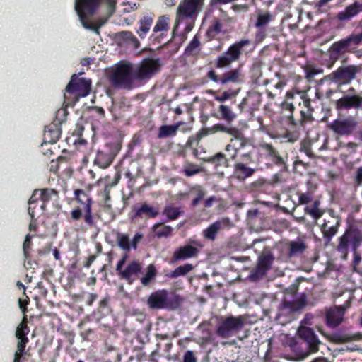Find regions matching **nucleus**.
Instances as JSON below:
<instances>
[{
	"label": "nucleus",
	"mask_w": 362,
	"mask_h": 362,
	"mask_svg": "<svg viewBox=\"0 0 362 362\" xmlns=\"http://www.w3.org/2000/svg\"><path fill=\"white\" fill-rule=\"evenodd\" d=\"M74 197L76 201L79 203L82 207L77 206L71 211V221L76 222L83 219V230L95 228L96 217L99 218L100 216L98 214H94L93 213L92 205L93 201L92 198L90 197L88 193L80 189L74 190Z\"/></svg>",
	"instance_id": "f257e3e1"
},
{
	"label": "nucleus",
	"mask_w": 362,
	"mask_h": 362,
	"mask_svg": "<svg viewBox=\"0 0 362 362\" xmlns=\"http://www.w3.org/2000/svg\"><path fill=\"white\" fill-rule=\"evenodd\" d=\"M204 0H181L176 11L175 28L185 23V33H189L194 28L199 13L202 10Z\"/></svg>",
	"instance_id": "f03ea898"
},
{
	"label": "nucleus",
	"mask_w": 362,
	"mask_h": 362,
	"mask_svg": "<svg viewBox=\"0 0 362 362\" xmlns=\"http://www.w3.org/2000/svg\"><path fill=\"white\" fill-rule=\"evenodd\" d=\"M182 301L183 299L180 295L170 294L167 290L160 289L149 295L146 304L151 310H175L180 308Z\"/></svg>",
	"instance_id": "7ed1b4c3"
},
{
	"label": "nucleus",
	"mask_w": 362,
	"mask_h": 362,
	"mask_svg": "<svg viewBox=\"0 0 362 362\" xmlns=\"http://www.w3.org/2000/svg\"><path fill=\"white\" fill-rule=\"evenodd\" d=\"M250 44V40L247 39L235 42L226 52L217 57L214 60V66L217 69L230 67L232 63L239 60L243 52L244 47Z\"/></svg>",
	"instance_id": "20e7f679"
},
{
	"label": "nucleus",
	"mask_w": 362,
	"mask_h": 362,
	"mask_svg": "<svg viewBox=\"0 0 362 362\" xmlns=\"http://www.w3.org/2000/svg\"><path fill=\"white\" fill-rule=\"evenodd\" d=\"M244 325L245 317L243 315L219 316L217 317L216 333L221 338H229L240 331Z\"/></svg>",
	"instance_id": "39448f33"
},
{
	"label": "nucleus",
	"mask_w": 362,
	"mask_h": 362,
	"mask_svg": "<svg viewBox=\"0 0 362 362\" xmlns=\"http://www.w3.org/2000/svg\"><path fill=\"white\" fill-rule=\"evenodd\" d=\"M127 258V255H124L117 262L116 272L120 279L125 281L128 284H132L143 274V264L138 260H132L123 268Z\"/></svg>",
	"instance_id": "423d86ee"
},
{
	"label": "nucleus",
	"mask_w": 362,
	"mask_h": 362,
	"mask_svg": "<svg viewBox=\"0 0 362 362\" xmlns=\"http://www.w3.org/2000/svg\"><path fill=\"white\" fill-rule=\"evenodd\" d=\"M110 81L115 88L131 90L135 79L132 67L128 64H119L110 75Z\"/></svg>",
	"instance_id": "0eeeda50"
},
{
	"label": "nucleus",
	"mask_w": 362,
	"mask_h": 362,
	"mask_svg": "<svg viewBox=\"0 0 362 362\" xmlns=\"http://www.w3.org/2000/svg\"><path fill=\"white\" fill-rule=\"evenodd\" d=\"M349 241H351V248L353 251L362 244V230L357 228H351L339 238L337 251L342 255V258L346 260L348 257Z\"/></svg>",
	"instance_id": "6e6552de"
},
{
	"label": "nucleus",
	"mask_w": 362,
	"mask_h": 362,
	"mask_svg": "<svg viewBox=\"0 0 362 362\" xmlns=\"http://www.w3.org/2000/svg\"><path fill=\"white\" fill-rule=\"evenodd\" d=\"M161 64L159 58H145L139 66L134 70L135 79L139 81H147L160 70Z\"/></svg>",
	"instance_id": "1a4fd4ad"
},
{
	"label": "nucleus",
	"mask_w": 362,
	"mask_h": 362,
	"mask_svg": "<svg viewBox=\"0 0 362 362\" xmlns=\"http://www.w3.org/2000/svg\"><path fill=\"white\" fill-rule=\"evenodd\" d=\"M91 90V80L85 78H79L76 74H74L66 87V92L73 94L77 100L79 98L87 96Z\"/></svg>",
	"instance_id": "9d476101"
},
{
	"label": "nucleus",
	"mask_w": 362,
	"mask_h": 362,
	"mask_svg": "<svg viewBox=\"0 0 362 362\" xmlns=\"http://www.w3.org/2000/svg\"><path fill=\"white\" fill-rule=\"evenodd\" d=\"M358 127V122L353 116L339 117L329 124V128L339 136L353 134Z\"/></svg>",
	"instance_id": "9b49d317"
},
{
	"label": "nucleus",
	"mask_w": 362,
	"mask_h": 362,
	"mask_svg": "<svg viewBox=\"0 0 362 362\" xmlns=\"http://www.w3.org/2000/svg\"><path fill=\"white\" fill-rule=\"evenodd\" d=\"M169 29L170 18L165 15L159 16L148 37L150 44L158 46L165 45L163 40L167 36Z\"/></svg>",
	"instance_id": "f8f14e48"
},
{
	"label": "nucleus",
	"mask_w": 362,
	"mask_h": 362,
	"mask_svg": "<svg viewBox=\"0 0 362 362\" xmlns=\"http://www.w3.org/2000/svg\"><path fill=\"white\" fill-rule=\"evenodd\" d=\"M354 88L349 89V92H354ZM335 107L338 112L354 109L362 112V95L361 94H345L335 102Z\"/></svg>",
	"instance_id": "ddd939ff"
},
{
	"label": "nucleus",
	"mask_w": 362,
	"mask_h": 362,
	"mask_svg": "<svg viewBox=\"0 0 362 362\" xmlns=\"http://www.w3.org/2000/svg\"><path fill=\"white\" fill-rule=\"evenodd\" d=\"M102 0H76L75 9L83 26L88 16H93L101 4Z\"/></svg>",
	"instance_id": "4468645a"
},
{
	"label": "nucleus",
	"mask_w": 362,
	"mask_h": 362,
	"mask_svg": "<svg viewBox=\"0 0 362 362\" xmlns=\"http://www.w3.org/2000/svg\"><path fill=\"white\" fill-rule=\"evenodd\" d=\"M361 69L360 66L356 65L341 66L333 71L329 77L331 80L335 83L347 84L356 78V74L358 73Z\"/></svg>",
	"instance_id": "2eb2a0df"
},
{
	"label": "nucleus",
	"mask_w": 362,
	"mask_h": 362,
	"mask_svg": "<svg viewBox=\"0 0 362 362\" xmlns=\"http://www.w3.org/2000/svg\"><path fill=\"white\" fill-rule=\"evenodd\" d=\"M59 192L54 189L44 188L40 189H35L31 197H30L28 204V206H32L33 204L38 202L39 200L42 202L40 209L42 211L46 210L47 203L53 198H57Z\"/></svg>",
	"instance_id": "dca6fc26"
},
{
	"label": "nucleus",
	"mask_w": 362,
	"mask_h": 362,
	"mask_svg": "<svg viewBox=\"0 0 362 362\" xmlns=\"http://www.w3.org/2000/svg\"><path fill=\"white\" fill-rule=\"evenodd\" d=\"M258 148L261 158L264 157L272 163L277 165H283L284 169L285 170H287V166L283 158L280 156L278 151L271 144L262 142L259 144Z\"/></svg>",
	"instance_id": "f3484780"
},
{
	"label": "nucleus",
	"mask_w": 362,
	"mask_h": 362,
	"mask_svg": "<svg viewBox=\"0 0 362 362\" xmlns=\"http://www.w3.org/2000/svg\"><path fill=\"white\" fill-rule=\"evenodd\" d=\"M231 136L233 138L230 139L229 144L226 145L225 150L228 153L232 152L229 153L230 159L234 160L238 157L239 151L247 146L249 142L239 129L238 134H231Z\"/></svg>",
	"instance_id": "a211bd4d"
},
{
	"label": "nucleus",
	"mask_w": 362,
	"mask_h": 362,
	"mask_svg": "<svg viewBox=\"0 0 362 362\" xmlns=\"http://www.w3.org/2000/svg\"><path fill=\"white\" fill-rule=\"evenodd\" d=\"M233 226V224L229 218L223 217L219 218L203 230V236L206 240L214 241L216 238L220 230L230 228Z\"/></svg>",
	"instance_id": "6ab92c4d"
},
{
	"label": "nucleus",
	"mask_w": 362,
	"mask_h": 362,
	"mask_svg": "<svg viewBox=\"0 0 362 362\" xmlns=\"http://www.w3.org/2000/svg\"><path fill=\"white\" fill-rule=\"evenodd\" d=\"M294 319V299L287 300L284 298L279 308L276 320L279 323L285 325Z\"/></svg>",
	"instance_id": "aec40b11"
},
{
	"label": "nucleus",
	"mask_w": 362,
	"mask_h": 362,
	"mask_svg": "<svg viewBox=\"0 0 362 362\" xmlns=\"http://www.w3.org/2000/svg\"><path fill=\"white\" fill-rule=\"evenodd\" d=\"M297 332L299 337L308 343V346L311 349V351L317 352L318 351V346L320 341L313 329L308 326L300 325Z\"/></svg>",
	"instance_id": "412c9836"
},
{
	"label": "nucleus",
	"mask_w": 362,
	"mask_h": 362,
	"mask_svg": "<svg viewBox=\"0 0 362 362\" xmlns=\"http://www.w3.org/2000/svg\"><path fill=\"white\" fill-rule=\"evenodd\" d=\"M133 218L141 219L155 218L159 215V209L151 206L146 202L142 203L140 206L134 207Z\"/></svg>",
	"instance_id": "4be33fe9"
},
{
	"label": "nucleus",
	"mask_w": 362,
	"mask_h": 362,
	"mask_svg": "<svg viewBox=\"0 0 362 362\" xmlns=\"http://www.w3.org/2000/svg\"><path fill=\"white\" fill-rule=\"evenodd\" d=\"M153 21L154 14L153 13H146L142 16L137 21L138 27L135 31L141 40L145 39L150 33Z\"/></svg>",
	"instance_id": "5701e85b"
},
{
	"label": "nucleus",
	"mask_w": 362,
	"mask_h": 362,
	"mask_svg": "<svg viewBox=\"0 0 362 362\" xmlns=\"http://www.w3.org/2000/svg\"><path fill=\"white\" fill-rule=\"evenodd\" d=\"M110 180V176L106 175L104 178L100 179L98 182V185L104 186V189L100 192V195L103 198L105 203H107L110 200V191L118 184L120 180V175L117 173L115 175L114 180L111 181Z\"/></svg>",
	"instance_id": "b1692460"
},
{
	"label": "nucleus",
	"mask_w": 362,
	"mask_h": 362,
	"mask_svg": "<svg viewBox=\"0 0 362 362\" xmlns=\"http://www.w3.org/2000/svg\"><path fill=\"white\" fill-rule=\"evenodd\" d=\"M340 220L337 216H330L324 219V223L321 226V230L325 238L330 240L335 235L338 230Z\"/></svg>",
	"instance_id": "393cba45"
},
{
	"label": "nucleus",
	"mask_w": 362,
	"mask_h": 362,
	"mask_svg": "<svg viewBox=\"0 0 362 362\" xmlns=\"http://www.w3.org/2000/svg\"><path fill=\"white\" fill-rule=\"evenodd\" d=\"M344 310L341 307H333L326 313V323L328 327H336L339 325L344 318Z\"/></svg>",
	"instance_id": "a878e982"
},
{
	"label": "nucleus",
	"mask_w": 362,
	"mask_h": 362,
	"mask_svg": "<svg viewBox=\"0 0 362 362\" xmlns=\"http://www.w3.org/2000/svg\"><path fill=\"white\" fill-rule=\"evenodd\" d=\"M186 194L191 198L190 207L195 208L204 200L206 191L202 185L197 184L192 186Z\"/></svg>",
	"instance_id": "bb28decb"
},
{
	"label": "nucleus",
	"mask_w": 362,
	"mask_h": 362,
	"mask_svg": "<svg viewBox=\"0 0 362 362\" xmlns=\"http://www.w3.org/2000/svg\"><path fill=\"white\" fill-rule=\"evenodd\" d=\"M61 136V129L56 124H50L45 127L43 142L42 146L47 144H55Z\"/></svg>",
	"instance_id": "cd10ccee"
},
{
	"label": "nucleus",
	"mask_w": 362,
	"mask_h": 362,
	"mask_svg": "<svg viewBox=\"0 0 362 362\" xmlns=\"http://www.w3.org/2000/svg\"><path fill=\"white\" fill-rule=\"evenodd\" d=\"M199 254V250L191 245H186L179 247L173 252L174 261L185 260L187 259L195 257Z\"/></svg>",
	"instance_id": "c85d7f7f"
},
{
	"label": "nucleus",
	"mask_w": 362,
	"mask_h": 362,
	"mask_svg": "<svg viewBox=\"0 0 362 362\" xmlns=\"http://www.w3.org/2000/svg\"><path fill=\"white\" fill-rule=\"evenodd\" d=\"M120 149V146L117 145L115 152H105L98 151L94 159V163L101 168H106L111 165L116 154Z\"/></svg>",
	"instance_id": "c756f323"
},
{
	"label": "nucleus",
	"mask_w": 362,
	"mask_h": 362,
	"mask_svg": "<svg viewBox=\"0 0 362 362\" xmlns=\"http://www.w3.org/2000/svg\"><path fill=\"white\" fill-rule=\"evenodd\" d=\"M233 173L239 180H244L251 177L255 172V169L248 167L244 162H236L233 167Z\"/></svg>",
	"instance_id": "7c9ffc66"
},
{
	"label": "nucleus",
	"mask_w": 362,
	"mask_h": 362,
	"mask_svg": "<svg viewBox=\"0 0 362 362\" xmlns=\"http://www.w3.org/2000/svg\"><path fill=\"white\" fill-rule=\"evenodd\" d=\"M116 37L121 42L128 46L132 47L134 49L140 47V42L138 38L131 31H120L116 34Z\"/></svg>",
	"instance_id": "2f4dec72"
},
{
	"label": "nucleus",
	"mask_w": 362,
	"mask_h": 362,
	"mask_svg": "<svg viewBox=\"0 0 362 362\" xmlns=\"http://www.w3.org/2000/svg\"><path fill=\"white\" fill-rule=\"evenodd\" d=\"M362 11V5L356 2L348 6L344 11L338 13L337 18L341 21H346L358 15Z\"/></svg>",
	"instance_id": "473e14b6"
},
{
	"label": "nucleus",
	"mask_w": 362,
	"mask_h": 362,
	"mask_svg": "<svg viewBox=\"0 0 362 362\" xmlns=\"http://www.w3.org/2000/svg\"><path fill=\"white\" fill-rule=\"evenodd\" d=\"M299 95V99H297L296 98V101L298 102V105L300 107L303 104V106L306 110H300V113L301 115V119L300 122L302 123L307 122L310 117V100L307 97L305 92H300L298 93Z\"/></svg>",
	"instance_id": "72a5a7b5"
},
{
	"label": "nucleus",
	"mask_w": 362,
	"mask_h": 362,
	"mask_svg": "<svg viewBox=\"0 0 362 362\" xmlns=\"http://www.w3.org/2000/svg\"><path fill=\"white\" fill-rule=\"evenodd\" d=\"M183 213L180 206H175L173 204H169L163 208L162 215L166 218L164 222H168L177 219Z\"/></svg>",
	"instance_id": "f704fd0d"
},
{
	"label": "nucleus",
	"mask_w": 362,
	"mask_h": 362,
	"mask_svg": "<svg viewBox=\"0 0 362 362\" xmlns=\"http://www.w3.org/2000/svg\"><path fill=\"white\" fill-rule=\"evenodd\" d=\"M217 132H223L231 135L238 134V129L235 127H228L222 124H216L211 128L202 129L201 134L204 136H206L208 134H213Z\"/></svg>",
	"instance_id": "c9c22d12"
},
{
	"label": "nucleus",
	"mask_w": 362,
	"mask_h": 362,
	"mask_svg": "<svg viewBox=\"0 0 362 362\" xmlns=\"http://www.w3.org/2000/svg\"><path fill=\"white\" fill-rule=\"evenodd\" d=\"M230 158H227L226 156L221 152H218L215 155L205 158L206 163H210L217 169L219 167L228 168L230 166Z\"/></svg>",
	"instance_id": "e433bc0d"
},
{
	"label": "nucleus",
	"mask_w": 362,
	"mask_h": 362,
	"mask_svg": "<svg viewBox=\"0 0 362 362\" xmlns=\"http://www.w3.org/2000/svg\"><path fill=\"white\" fill-rule=\"evenodd\" d=\"M352 47L349 37L335 42L332 45L329 51L332 55L338 56L341 52L349 50Z\"/></svg>",
	"instance_id": "4c0bfd02"
},
{
	"label": "nucleus",
	"mask_w": 362,
	"mask_h": 362,
	"mask_svg": "<svg viewBox=\"0 0 362 362\" xmlns=\"http://www.w3.org/2000/svg\"><path fill=\"white\" fill-rule=\"evenodd\" d=\"M241 71L240 69H230L221 75V84L237 83L240 81Z\"/></svg>",
	"instance_id": "58836bf2"
},
{
	"label": "nucleus",
	"mask_w": 362,
	"mask_h": 362,
	"mask_svg": "<svg viewBox=\"0 0 362 362\" xmlns=\"http://www.w3.org/2000/svg\"><path fill=\"white\" fill-rule=\"evenodd\" d=\"M180 126V123H176L170 125H161L158 129L157 137L158 139L173 137L177 134Z\"/></svg>",
	"instance_id": "ea45409f"
},
{
	"label": "nucleus",
	"mask_w": 362,
	"mask_h": 362,
	"mask_svg": "<svg viewBox=\"0 0 362 362\" xmlns=\"http://www.w3.org/2000/svg\"><path fill=\"white\" fill-rule=\"evenodd\" d=\"M217 112V118L223 119L228 123L233 122L236 118L235 113L233 112L230 106L226 105H219Z\"/></svg>",
	"instance_id": "a19ab883"
},
{
	"label": "nucleus",
	"mask_w": 362,
	"mask_h": 362,
	"mask_svg": "<svg viewBox=\"0 0 362 362\" xmlns=\"http://www.w3.org/2000/svg\"><path fill=\"white\" fill-rule=\"evenodd\" d=\"M320 202L316 199L310 205H307L304 208L305 214L310 215L315 221L324 214V210L320 208Z\"/></svg>",
	"instance_id": "79ce46f5"
},
{
	"label": "nucleus",
	"mask_w": 362,
	"mask_h": 362,
	"mask_svg": "<svg viewBox=\"0 0 362 362\" xmlns=\"http://www.w3.org/2000/svg\"><path fill=\"white\" fill-rule=\"evenodd\" d=\"M274 257L270 254L260 256L257 266V272L262 275L265 274L270 269Z\"/></svg>",
	"instance_id": "37998d69"
},
{
	"label": "nucleus",
	"mask_w": 362,
	"mask_h": 362,
	"mask_svg": "<svg viewBox=\"0 0 362 362\" xmlns=\"http://www.w3.org/2000/svg\"><path fill=\"white\" fill-rule=\"evenodd\" d=\"M251 81L256 86H267L269 83V79L262 80V72L259 65H254L250 71Z\"/></svg>",
	"instance_id": "c03bdc74"
},
{
	"label": "nucleus",
	"mask_w": 362,
	"mask_h": 362,
	"mask_svg": "<svg viewBox=\"0 0 362 362\" xmlns=\"http://www.w3.org/2000/svg\"><path fill=\"white\" fill-rule=\"evenodd\" d=\"M164 221L155 223L152 230L158 238H167L172 234L173 228L170 226L164 225Z\"/></svg>",
	"instance_id": "a18cd8bd"
},
{
	"label": "nucleus",
	"mask_w": 362,
	"mask_h": 362,
	"mask_svg": "<svg viewBox=\"0 0 362 362\" xmlns=\"http://www.w3.org/2000/svg\"><path fill=\"white\" fill-rule=\"evenodd\" d=\"M29 332L30 329L28 326V320L26 316H24L21 323L16 327L15 336L18 340H29L27 337Z\"/></svg>",
	"instance_id": "49530a36"
},
{
	"label": "nucleus",
	"mask_w": 362,
	"mask_h": 362,
	"mask_svg": "<svg viewBox=\"0 0 362 362\" xmlns=\"http://www.w3.org/2000/svg\"><path fill=\"white\" fill-rule=\"evenodd\" d=\"M157 274L156 267L151 264L147 267V270L143 277H140L141 284L144 286H148L153 280L155 279Z\"/></svg>",
	"instance_id": "de8ad7c7"
},
{
	"label": "nucleus",
	"mask_w": 362,
	"mask_h": 362,
	"mask_svg": "<svg viewBox=\"0 0 362 362\" xmlns=\"http://www.w3.org/2000/svg\"><path fill=\"white\" fill-rule=\"evenodd\" d=\"M273 16L269 13H259L257 15V21L255 24L256 28H264L268 26L269 23L273 20Z\"/></svg>",
	"instance_id": "09e8293b"
},
{
	"label": "nucleus",
	"mask_w": 362,
	"mask_h": 362,
	"mask_svg": "<svg viewBox=\"0 0 362 362\" xmlns=\"http://www.w3.org/2000/svg\"><path fill=\"white\" fill-rule=\"evenodd\" d=\"M217 204V209H221L224 207V200L218 196H210L203 200V205L205 209H210Z\"/></svg>",
	"instance_id": "8fccbe9b"
},
{
	"label": "nucleus",
	"mask_w": 362,
	"mask_h": 362,
	"mask_svg": "<svg viewBox=\"0 0 362 362\" xmlns=\"http://www.w3.org/2000/svg\"><path fill=\"white\" fill-rule=\"evenodd\" d=\"M222 24L218 19H215L209 27L206 35L209 40L214 39L221 32Z\"/></svg>",
	"instance_id": "3c124183"
},
{
	"label": "nucleus",
	"mask_w": 362,
	"mask_h": 362,
	"mask_svg": "<svg viewBox=\"0 0 362 362\" xmlns=\"http://www.w3.org/2000/svg\"><path fill=\"white\" fill-rule=\"evenodd\" d=\"M193 266L191 264H185L184 265L179 266L175 269L172 271L170 274H167V276L171 279L177 278L180 276H185L190 271L193 269Z\"/></svg>",
	"instance_id": "603ef678"
},
{
	"label": "nucleus",
	"mask_w": 362,
	"mask_h": 362,
	"mask_svg": "<svg viewBox=\"0 0 362 362\" xmlns=\"http://www.w3.org/2000/svg\"><path fill=\"white\" fill-rule=\"evenodd\" d=\"M33 236L28 234L25 236V238L24 240L23 244V255L25 258V262H27L28 264L30 265V252L32 250V239Z\"/></svg>",
	"instance_id": "864d4df0"
},
{
	"label": "nucleus",
	"mask_w": 362,
	"mask_h": 362,
	"mask_svg": "<svg viewBox=\"0 0 362 362\" xmlns=\"http://www.w3.org/2000/svg\"><path fill=\"white\" fill-rule=\"evenodd\" d=\"M29 340H18L13 362H21V358L26 354L25 347Z\"/></svg>",
	"instance_id": "5fc2aeb1"
},
{
	"label": "nucleus",
	"mask_w": 362,
	"mask_h": 362,
	"mask_svg": "<svg viewBox=\"0 0 362 362\" xmlns=\"http://www.w3.org/2000/svg\"><path fill=\"white\" fill-rule=\"evenodd\" d=\"M202 171V169L195 163L186 161L183 165V173L187 177H192Z\"/></svg>",
	"instance_id": "6e6d98bb"
},
{
	"label": "nucleus",
	"mask_w": 362,
	"mask_h": 362,
	"mask_svg": "<svg viewBox=\"0 0 362 362\" xmlns=\"http://www.w3.org/2000/svg\"><path fill=\"white\" fill-rule=\"evenodd\" d=\"M308 238L305 235H300L296 240V255L304 252L308 247Z\"/></svg>",
	"instance_id": "4d7b16f0"
},
{
	"label": "nucleus",
	"mask_w": 362,
	"mask_h": 362,
	"mask_svg": "<svg viewBox=\"0 0 362 362\" xmlns=\"http://www.w3.org/2000/svg\"><path fill=\"white\" fill-rule=\"evenodd\" d=\"M116 240L117 245L124 250L129 251L131 249V241L127 235L118 233L117 234Z\"/></svg>",
	"instance_id": "13d9d810"
},
{
	"label": "nucleus",
	"mask_w": 362,
	"mask_h": 362,
	"mask_svg": "<svg viewBox=\"0 0 362 362\" xmlns=\"http://www.w3.org/2000/svg\"><path fill=\"white\" fill-rule=\"evenodd\" d=\"M200 37L199 34H196L193 39L190 41L189 45L185 49V53L187 54H193L194 51L198 49L200 47Z\"/></svg>",
	"instance_id": "bf43d9fd"
},
{
	"label": "nucleus",
	"mask_w": 362,
	"mask_h": 362,
	"mask_svg": "<svg viewBox=\"0 0 362 362\" xmlns=\"http://www.w3.org/2000/svg\"><path fill=\"white\" fill-rule=\"evenodd\" d=\"M238 93V90H226L221 95H215L214 99L218 102L222 103L235 97Z\"/></svg>",
	"instance_id": "052dcab7"
},
{
	"label": "nucleus",
	"mask_w": 362,
	"mask_h": 362,
	"mask_svg": "<svg viewBox=\"0 0 362 362\" xmlns=\"http://www.w3.org/2000/svg\"><path fill=\"white\" fill-rule=\"evenodd\" d=\"M302 69L303 70V72L305 74V77L308 80L310 81L313 79V78L319 74L322 73V69H317L310 66H302Z\"/></svg>",
	"instance_id": "680f3d73"
},
{
	"label": "nucleus",
	"mask_w": 362,
	"mask_h": 362,
	"mask_svg": "<svg viewBox=\"0 0 362 362\" xmlns=\"http://www.w3.org/2000/svg\"><path fill=\"white\" fill-rule=\"evenodd\" d=\"M282 110H288L291 112V115L287 117L286 121L288 124L293 125L294 124V117L293 116V111L294 109V106L293 103H288L286 101H284L281 103Z\"/></svg>",
	"instance_id": "e2e57ef3"
},
{
	"label": "nucleus",
	"mask_w": 362,
	"mask_h": 362,
	"mask_svg": "<svg viewBox=\"0 0 362 362\" xmlns=\"http://www.w3.org/2000/svg\"><path fill=\"white\" fill-rule=\"evenodd\" d=\"M307 302V297L305 293H296V311L303 309Z\"/></svg>",
	"instance_id": "0e129e2a"
},
{
	"label": "nucleus",
	"mask_w": 362,
	"mask_h": 362,
	"mask_svg": "<svg viewBox=\"0 0 362 362\" xmlns=\"http://www.w3.org/2000/svg\"><path fill=\"white\" fill-rule=\"evenodd\" d=\"M313 197L310 192L300 193L299 194L298 202L302 205H309L310 203L313 202Z\"/></svg>",
	"instance_id": "69168bd1"
},
{
	"label": "nucleus",
	"mask_w": 362,
	"mask_h": 362,
	"mask_svg": "<svg viewBox=\"0 0 362 362\" xmlns=\"http://www.w3.org/2000/svg\"><path fill=\"white\" fill-rule=\"evenodd\" d=\"M257 31L255 33L254 43L255 45H259L261 43L267 36V30L264 28H257Z\"/></svg>",
	"instance_id": "338daca9"
},
{
	"label": "nucleus",
	"mask_w": 362,
	"mask_h": 362,
	"mask_svg": "<svg viewBox=\"0 0 362 362\" xmlns=\"http://www.w3.org/2000/svg\"><path fill=\"white\" fill-rule=\"evenodd\" d=\"M349 38L350 40L352 47H354V48H356L360 44L362 43V31L358 34L349 35Z\"/></svg>",
	"instance_id": "774afa93"
}]
</instances>
